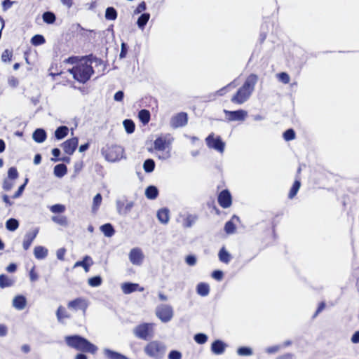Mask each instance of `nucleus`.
I'll use <instances>...</instances> for the list:
<instances>
[{
	"label": "nucleus",
	"instance_id": "49530a36",
	"mask_svg": "<svg viewBox=\"0 0 359 359\" xmlns=\"http://www.w3.org/2000/svg\"><path fill=\"white\" fill-rule=\"evenodd\" d=\"M13 57V52L8 49H6L1 54V60L4 62L11 61Z\"/></svg>",
	"mask_w": 359,
	"mask_h": 359
},
{
	"label": "nucleus",
	"instance_id": "774afa93",
	"mask_svg": "<svg viewBox=\"0 0 359 359\" xmlns=\"http://www.w3.org/2000/svg\"><path fill=\"white\" fill-rule=\"evenodd\" d=\"M52 154L53 155V156L55 157V158H52V161H59L60 159L58 158L60 155V150L57 148H54L53 150H52Z\"/></svg>",
	"mask_w": 359,
	"mask_h": 359
},
{
	"label": "nucleus",
	"instance_id": "13d9d810",
	"mask_svg": "<svg viewBox=\"0 0 359 359\" xmlns=\"http://www.w3.org/2000/svg\"><path fill=\"white\" fill-rule=\"evenodd\" d=\"M29 276V279L32 282H35L38 280L39 276L36 271L35 266H33L32 268L30 269Z\"/></svg>",
	"mask_w": 359,
	"mask_h": 359
},
{
	"label": "nucleus",
	"instance_id": "680f3d73",
	"mask_svg": "<svg viewBox=\"0 0 359 359\" xmlns=\"http://www.w3.org/2000/svg\"><path fill=\"white\" fill-rule=\"evenodd\" d=\"M212 277L217 280H221L223 278V272L219 270L214 271L212 273Z\"/></svg>",
	"mask_w": 359,
	"mask_h": 359
},
{
	"label": "nucleus",
	"instance_id": "58836bf2",
	"mask_svg": "<svg viewBox=\"0 0 359 359\" xmlns=\"http://www.w3.org/2000/svg\"><path fill=\"white\" fill-rule=\"evenodd\" d=\"M105 354L108 359H128L125 355L111 350H106Z\"/></svg>",
	"mask_w": 359,
	"mask_h": 359
},
{
	"label": "nucleus",
	"instance_id": "c03bdc74",
	"mask_svg": "<svg viewBox=\"0 0 359 359\" xmlns=\"http://www.w3.org/2000/svg\"><path fill=\"white\" fill-rule=\"evenodd\" d=\"M19 176L18 170L15 167H11L8 170L7 179L15 180Z\"/></svg>",
	"mask_w": 359,
	"mask_h": 359
},
{
	"label": "nucleus",
	"instance_id": "c85d7f7f",
	"mask_svg": "<svg viewBox=\"0 0 359 359\" xmlns=\"http://www.w3.org/2000/svg\"><path fill=\"white\" fill-rule=\"evenodd\" d=\"M56 316L60 322H63L65 319L70 318L71 316L68 313L66 309L62 306H60L56 311Z\"/></svg>",
	"mask_w": 359,
	"mask_h": 359
},
{
	"label": "nucleus",
	"instance_id": "20e7f679",
	"mask_svg": "<svg viewBox=\"0 0 359 359\" xmlns=\"http://www.w3.org/2000/svg\"><path fill=\"white\" fill-rule=\"evenodd\" d=\"M173 138L170 134L161 135L154 142V150L159 151L158 158L168 159L170 156L171 144Z\"/></svg>",
	"mask_w": 359,
	"mask_h": 359
},
{
	"label": "nucleus",
	"instance_id": "ea45409f",
	"mask_svg": "<svg viewBox=\"0 0 359 359\" xmlns=\"http://www.w3.org/2000/svg\"><path fill=\"white\" fill-rule=\"evenodd\" d=\"M143 168L146 172H151L155 168V162L153 159H147L143 164Z\"/></svg>",
	"mask_w": 359,
	"mask_h": 359
},
{
	"label": "nucleus",
	"instance_id": "a18cd8bd",
	"mask_svg": "<svg viewBox=\"0 0 359 359\" xmlns=\"http://www.w3.org/2000/svg\"><path fill=\"white\" fill-rule=\"evenodd\" d=\"M283 138L286 141H291L295 138V132L293 129L290 128L283 133Z\"/></svg>",
	"mask_w": 359,
	"mask_h": 359
},
{
	"label": "nucleus",
	"instance_id": "ddd939ff",
	"mask_svg": "<svg viewBox=\"0 0 359 359\" xmlns=\"http://www.w3.org/2000/svg\"><path fill=\"white\" fill-rule=\"evenodd\" d=\"M187 113L181 112L172 117L170 124L172 127L177 128L185 126L187 123Z\"/></svg>",
	"mask_w": 359,
	"mask_h": 359
},
{
	"label": "nucleus",
	"instance_id": "cd10ccee",
	"mask_svg": "<svg viewBox=\"0 0 359 359\" xmlns=\"http://www.w3.org/2000/svg\"><path fill=\"white\" fill-rule=\"evenodd\" d=\"M196 292L199 295L205 297L210 292V286L206 283H200L197 285Z\"/></svg>",
	"mask_w": 359,
	"mask_h": 359
},
{
	"label": "nucleus",
	"instance_id": "4468645a",
	"mask_svg": "<svg viewBox=\"0 0 359 359\" xmlns=\"http://www.w3.org/2000/svg\"><path fill=\"white\" fill-rule=\"evenodd\" d=\"M79 140L77 137H72L64 142L62 144V147L64 151L69 154L72 155L75 151L76 149L78 147Z\"/></svg>",
	"mask_w": 359,
	"mask_h": 359
},
{
	"label": "nucleus",
	"instance_id": "338daca9",
	"mask_svg": "<svg viewBox=\"0 0 359 359\" xmlns=\"http://www.w3.org/2000/svg\"><path fill=\"white\" fill-rule=\"evenodd\" d=\"M128 52L127 45L125 43H121V50L119 55L120 58L126 57Z\"/></svg>",
	"mask_w": 359,
	"mask_h": 359
},
{
	"label": "nucleus",
	"instance_id": "052dcab7",
	"mask_svg": "<svg viewBox=\"0 0 359 359\" xmlns=\"http://www.w3.org/2000/svg\"><path fill=\"white\" fill-rule=\"evenodd\" d=\"M168 359H182V354L178 351L172 350L168 354Z\"/></svg>",
	"mask_w": 359,
	"mask_h": 359
},
{
	"label": "nucleus",
	"instance_id": "6e6d98bb",
	"mask_svg": "<svg viewBox=\"0 0 359 359\" xmlns=\"http://www.w3.org/2000/svg\"><path fill=\"white\" fill-rule=\"evenodd\" d=\"M278 79L285 84L289 83L290 79L288 74L286 72H281L278 74Z\"/></svg>",
	"mask_w": 359,
	"mask_h": 359
},
{
	"label": "nucleus",
	"instance_id": "2f4dec72",
	"mask_svg": "<svg viewBox=\"0 0 359 359\" xmlns=\"http://www.w3.org/2000/svg\"><path fill=\"white\" fill-rule=\"evenodd\" d=\"M67 168L63 163L57 164L54 168V174L58 177H62L67 174Z\"/></svg>",
	"mask_w": 359,
	"mask_h": 359
},
{
	"label": "nucleus",
	"instance_id": "8fccbe9b",
	"mask_svg": "<svg viewBox=\"0 0 359 359\" xmlns=\"http://www.w3.org/2000/svg\"><path fill=\"white\" fill-rule=\"evenodd\" d=\"M52 220L62 226L67 225V219L65 216H53Z\"/></svg>",
	"mask_w": 359,
	"mask_h": 359
},
{
	"label": "nucleus",
	"instance_id": "4be33fe9",
	"mask_svg": "<svg viewBox=\"0 0 359 359\" xmlns=\"http://www.w3.org/2000/svg\"><path fill=\"white\" fill-rule=\"evenodd\" d=\"M234 219L239 220V218L238 217L233 215L229 221L226 222L224 225V231L227 234H232L236 231V227L233 222Z\"/></svg>",
	"mask_w": 359,
	"mask_h": 359
},
{
	"label": "nucleus",
	"instance_id": "0e129e2a",
	"mask_svg": "<svg viewBox=\"0 0 359 359\" xmlns=\"http://www.w3.org/2000/svg\"><path fill=\"white\" fill-rule=\"evenodd\" d=\"M325 308V303L324 302H321L317 308L315 313L313 316V318L317 317V316Z\"/></svg>",
	"mask_w": 359,
	"mask_h": 359
},
{
	"label": "nucleus",
	"instance_id": "f03ea898",
	"mask_svg": "<svg viewBox=\"0 0 359 359\" xmlns=\"http://www.w3.org/2000/svg\"><path fill=\"white\" fill-rule=\"evenodd\" d=\"M258 81L256 74H251L245 79L244 83L238 89L231 97V102L236 104H242L245 102L254 91L255 86Z\"/></svg>",
	"mask_w": 359,
	"mask_h": 359
},
{
	"label": "nucleus",
	"instance_id": "f8f14e48",
	"mask_svg": "<svg viewBox=\"0 0 359 359\" xmlns=\"http://www.w3.org/2000/svg\"><path fill=\"white\" fill-rule=\"evenodd\" d=\"M224 112L226 115V118L229 121H244L248 115L247 111L243 109L236 111L224 110Z\"/></svg>",
	"mask_w": 359,
	"mask_h": 359
},
{
	"label": "nucleus",
	"instance_id": "79ce46f5",
	"mask_svg": "<svg viewBox=\"0 0 359 359\" xmlns=\"http://www.w3.org/2000/svg\"><path fill=\"white\" fill-rule=\"evenodd\" d=\"M88 283L91 287H98L102 284V280L100 276H97L90 278Z\"/></svg>",
	"mask_w": 359,
	"mask_h": 359
},
{
	"label": "nucleus",
	"instance_id": "864d4df0",
	"mask_svg": "<svg viewBox=\"0 0 359 359\" xmlns=\"http://www.w3.org/2000/svg\"><path fill=\"white\" fill-rule=\"evenodd\" d=\"M49 71H50V75H51L53 77L55 76H59L62 74V72L58 69L57 64L51 65V66L49 69Z\"/></svg>",
	"mask_w": 359,
	"mask_h": 359
},
{
	"label": "nucleus",
	"instance_id": "72a5a7b5",
	"mask_svg": "<svg viewBox=\"0 0 359 359\" xmlns=\"http://www.w3.org/2000/svg\"><path fill=\"white\" fill-rule=\"evenodd\" d=\"M150 18V14L148 13H142L137 19V25L139 28L144 29Z\"/></svg>",
	"mask_w": 359,
	"mask_h": 359
},
{
	"label": "nucleus",
	"instance_id": "39448f33",
	"mask_svg": "<svg viewBox=\"0 0 359 359\" xmlns=\"http://www.w3.org/2000/svg\"><path fill=\"white\" fill-rule=\"evenodd\" d=\"M166 346L161 341H149L144 348V353L154 359H162L165 354Z\"/></svg>",
	"mask_w": 359,
	"mask_h": 359
},
{
	"label": "nucleus",
	"instance_id": "f3484780",
	"mask_svg": "<svg viewBox=\"0 0 359 359\" xmlns=\"http://www.w3.org/2000/svg\"><path fill=\"white\" fill-rule=\"evenodd\" d=\"M93 264V259L91 258V257H90L88 255H86L83 257L82 260L77 261L74 264V268L81 266L84 269L85 272L87 273L89 271L90 267Z\"/></svg>",
	"mask_w": 359,
	"mask_h": 359
},
{
	"label": "nucleus",
	"instance_id": "1a4fd4ad",
	"mask_svg": "<svg viewBox=\"0 0 359 359\" xmlns=\"http://www.w3.org/2000/svg\"><path fill=\"white\" fill-rule=\"evenodd\" d=\"M157 317L163 323L170 321L173 316V310L170 305L161 304L156 311Z\"/></svg>",
	"mask_w": 359,
	"mask_h": 359
},
{
	"label": "nucleus",
	"instance_id": "f257e3e1",
	"mask_svg": "<svg viewBox=\"0 0 359 359\" xmlns=\"http://www.w3.org/2000/svg\"><path fill=\"white\" fill-rule=\"evenodd\" d=\"M69 72L73 78L79 83H85L94 73L92 61L88 57L81 59Z\"/></svg>",
	"mask_w": 359,
	"mask_h": 359
},
{
	"label": "nucleus",
	"instance_id": "dca6fc26",
	"mask_svg": "<svg viewBox=\"0 0 359 359\" xmlns=\"http://www.w3.org/2000/svg\"><path fill=\"white\" fill-rule=\"evenodd\" d=\"M38 233H39V229H35L33 231H29L25 234V238H24L23 243H22V247L25 250H27L29 248L32 242L36 237Z\"/></svg>",
	"mask_w": 359,
	"mask_h": 359
},
{
	"label": "nucleus",
	"instance_id": "37998d69",
	"mask_svg": "<svg viewBox=\"0 0 359 359\" xmlns=\"http://www.w3.org/2000/svg\"><path fill=\"white\" fill-rule=\"evenodd\" d=\"M45 41L44 37L40 34L34 35L31 39V42L34 46H40L43 44Z\"/></svg>",
	"mask_w": 359,
	"mask_h": 359
},
{
	"label": "nucleus",
	"instance_id": "a878e982",
	"mask_svg": "<svg viewBox=\"0 0 359 359\" xmlns=\"http://www.w3.org/2000/svg\"><path fill=\"white\" fill-rule=\"evenodd\" d=\"M219 259L220 262L224 264H229L231 259V256L229 253V252L225 249L224 247H222L218 253Z\"/></svg>",
	"mask_w": 359,
	"mask_h": 359
},
{
	"label": "nucleus",
	"instance_id": "5701e85b",
	"mask_svg": "<svg viewBox=\"0 0 359 359\" xmlns=\"http://www.w3.org/2000/svg\"><path fill=\"white\" fill-rule=\"evenodd\" d=\"M26 299L22 295L16 296L13 301V306L18 310L23 309L26 306Z\"/></svg>",
	"mask_w": 359,
	"mask_h": 359
},
{
	"label": "nucleus",
	"instance_id": "5fc2aeb1",
	"mask_svg": "<svg viewBox=\"0 0 359 359\" xmlns=\"http://www.w3.org/2000/svg\"><path fill=\"white\" fill-rule=\"evenodd\" d=\"M13 181L14 180L6 178L3 182V185H2L3 189L6 191H10L13 187V184H14Z\"/></svg>",
	"mask_w": 359,
	"mask_h": 359
},
{
	"label": "nucleus",
	"instance_id": "6e6552de",
	"mask_svg": "<svg viewBox=\"0 0 359 359\" xmlns=\"http://www.w3.org/2000/svg\"><path fill=\"white\" fill-rule=\"evenodd\" d=\"M205 143L210 149H213L220 153H223L224 151L225 143L219 136L215 137L213 133L205 138Z\"/></svg>",
	"mask_w": 359,
	"mask_h": 359
},
{
	"label": "nucleus",
	"instance_id": "6ab92c4d",
	"mask_svg": "<svg viewBox=\"0 0 359 359\" xmlns=\"http://www.w3.org/2000/svg\"><path fill=\"white\" fill-rule=\"evenodd\" d=\"M122 290L124 294H130L137 290L143 291L144 288L140 287L137 283H125L122 284L121 286Z\"/></svg>",
	"mask_w": 359,
	"mask_h": 359
},
{
	"label": "nucleus",
	"instance_id": "7ed1b4c3",
	"mask_svg": "<svg viewBox=\"0 0 359 359\" xmlns=\"http://www.w3.org/2000/svg\"><path fill=\"white\" fill-rule=\"evenodd\" d=\"M65 341L69 347L83 353L95 355L98 350V348L95 344L80 335L66 336Z\"/></svg>",
	"mask_w": 359,
	"mask_h": 359
},
{
	"label": "nucleus",
	"instance_id": "a19ab883",
	"mask_svg": "<svg viewBox=\"0 0 359 359\" xmlns=\"http://www.w3.org/2000/svg\"><path fill=\"white\" fill-rule=\"evenodd\" d=\"M42 17L43 21L48 24H53L56 20L55 14L52 12H45Z\"/></svg>",
	"mask_w": 359,
	"mask_h": 359
},
{
	"label": "nucleus",
	"instance_id": "603ef678",
	"mask_svg": "<svg viewBox=\"0 0 359 359\" xmlns=\"http://www.w3.org/2000/svg\"><path fill=\"white\" fill-rule=\"evenodd\" d=\"M237 353L239 355H250L252 354V351L250 348L242 346L238 348Z\"/></svg>",
	"mask_w": 359,
	"mask_h": 359
},
{
	"label": "nucleus",
	"instance_id": "de8ad7c7",
	"mask_svg": "<svg viewBox=\"0 0 359 359\" xmlns=\"http://www.w3.org/2000/svg\"><path fill=\"white\" fill-rule=\"evenodd\" d=\"M194 340L199 344H203L208 341V337L203 333H198L195 334Z\"/></svg>",
	"mask_w": 359,
	"mask_h": 359
},
{
	"label": "nucleus",
	"instance_id": "69168bd1",
	"mask_svg": "<svg viewBox=\"0 0 359 359\" xmlns=\"http://www.w3.org/2000/svg\"><path fill=\"white\" fill-rule=\"evenodd\" d=\"M186 262L189 266H194L196 263V259L194 255H188L186 257Z\"/></svg>",
	"mask_w": 359,
	"mask_h": 359
},
{
	"label": "nucleus",
	"instance_id": "7c9ffc66",
	"mask_svg": "<svg viewBox=\"0 0 359 359\" xmlns=\"http://www.w3.org/2000/svg\"><path fill=\"white\" fill-rule=\"evenodd\" d=\"M68 127L65 126H62L58 127L55 131V137L57 140H62L68 135Z\"/></svg>",
	"mask_w": 359,
	"mask_h": 359
},
{
	"label": "nucleus",
	"instance_id": "bf43d9fd",
	"mask_svg": "<svg viewBox=\"0 0 359 359\" xmlns=\"http://www.w3.org/2000/svg\"><path fill=\"white\" fill-rule=\"evenodd\" d=\"M27 181H28V179H26L25 183L19 187V188L17 190V191L12 196L13 198H17L20 197L22 194V192H23V191L25 189V186L27 184Z\"/></svg>",
	"mask_w": 359,
	"mask_h": 359
},
{
	"label": "nucleus",
	"instance_id": "e2e57ef3",
	"mask_svg": "<svg viewBox=\"0 0 359 359\" xmlns=\"http://www.w3.org/2000/svg\"><path fill=\"white\" fill-rule=\"evenodd\" d=\"M66 253V249L62 248L57 250V258L60 260L63 261L65 259V255Z\"/></svg>",
	"mask_w": 359,
	"mask_h": 359
},
{
	"label": "nucleus",
	"instance_id": "412c9836",
	"mask_svg": "<svg viewBox=\"0 0 359 359\" xmlns=\"http://www.w3.org/2000/svg\"><path fill=\"white\" fill-rule=\"evenodd\" d=\"M32 137L36 142L42 143L46 140L47 135L43 129L38 128L33 133Z\"/></svg>",
	"mask_w": 359,
	"mask_h": 359
},
{
	"label": "nucleus",
	"instance_id": "4c0bfd02",
	"mask_svg": "<svg viewBox=\"0 0 359 359\" xmlns=\"http://www.w3.org/2000/svg\"><path fill=\"white\" fill-rule=\"evenodd\" d=\"M117 12L113 7H108L105 11V18L109 20H114L117 18Z\"/></svg>",
	"mask_w": 359,
	"mask_h": 359
},
{
	"label": "nucleus",
	"instance_id": "393cba45",
	"mask_svg": "<svg viewBox=\"0 0 359 359\" xmlns=\"http://www.w3.org/2000/svg\"><path fill=\"white\" fill-rule=\"evenodd\" d=\"M34 255L37 259H43L48 255V250L43 246H36L34 249Z\"/></svg>",
	"mask_w": 359,
	"mask_h": 359
},
{
	"label": "nucleus",
	"instance_id": "a211bd4d",
	"mask_svg": "<svg viewBox=\"0 0 359 359\" xmlns=\"http://www.w3.org/2000/svg\"><path fill=\"white\" fill-rule=\"evenodd\" d=\"M226 344L221 340H215L211 345V351L215 355L222 354L226 348Z\"/></svg>",
	"mask_w": 359,
	"mask_h": 359
},
{
	"label": "nucleus",
	"instance_id": "3c124183",
	"mask_svg": "<svg viewBox=\"0 0 359 359\" xmlns=\"http://www.w3.org/2000/svg\"><path fill=\"white\" fill-rule=\"evenodd\" d=\"M50 209L53 213H62L65 211V206L62 204H55Z\"/></svg>",
	"mask_w": 359,
	"mask_h": 359
},
{
	"label": "nucleus",
	"instance_id": "f704fd0d",
	"mask_svg": "<svg viewBox=\"0 0 359 359\" xmlns=\"http://www.w3.org/2000/svg\"><path fill=\"white\" fill-rule=\"evenodd\" d=\"M301 187V182L299 180H296L292 187L290 189L289 194H288V198L292 199L297 194L298 191L299 190Z\"/></svg>",
	"mask_w": 359,
	"mask_h": 359
},
{
	"label": "nucleus",
	"instance_id": "e433bc0d",
	"mask_svg": "<svg viewBox=\"0 0 359 359\" xmlns=\"http://www.w3.org/2000/svg\"><path fill=\"white\" fill-rule=\"evenodd\" d=\"M19 226V222L16 219L11 218L6 222V227L8 231H14Z\"/></svg>",
	"mask_w": 359,
	"mask_h": 359
},
{
	"label": "nucleus",
	"instance_id": "09e8293b",
	"mask_svg": "<svg viewBox=\"0 0 359 359\" xmlns=\"http://www.w3.org/2000/svg\"><path fill=\"white\" fill-rule=\"evenodd\" d=\"M102 197L100 194H97L93 198V209L97 210L102 203Z\"/></svg>",
	"mask_w": 359,
	"mask_h": 359
},
{
	"label": "nucleus",
	"instance_id": "9b49d317",
	"mask_svg": "<svg viewBox=\"0 0 359 359\" xmlns=\"http://www.w3.org/2000/svg\"><path fill=\"white\" fill-rule=\"evenodd\" d=\"M217 202L222 208H228L232 205V196L228 189H224L217 196Z\"/></svg>",
	"mask_w": 359,
	"mask_h": 359
},
{
	"label": "nucleus",
	"instance_id": "bb28decb",
	"mask_svg": "<svg viewBox=\"0 0 359 359\" xmlns=\"http://www.w3.org/2000/svg\"><path fill=\"white\" fill-rule=\"evenodd\" d=\"M145 196L148 199H156L158 196V190L155 186H149L145 190Z\"/></svg>",
	"mask_w": 359,
	"mask_h": 359
},
{
	"label": "nucleus",
	"instance_id": "b1692460",
	"mask_svg": "<svg viewBox=\"0 0 359 359\" xmlns=\"http://www.w3.org/2000/svg\"><path fill=\"white\" fill-rule=\"evenodd\" d=\"M138 118L143 125L148 124L151 119L150 111L147 109H141L138 113Z\"/></svg>",
	"mask_w": 359,
	"mask_h": 359
},
{
	"label": "nucleus",
	"instance_id": "473e14b6",
	"mask_svg": "<svg viewBox=\"0 0 359 359\" xmlns=\"http://www.w3.org/2000/svg\"><path fill=\"white\" fill-rule=\"evenodd\" d=\"M14 284V280L11 278H8L5 274L0 275V287L5 288L13 286Z\"/></svg>",
	"mask_w": 359,
	"mask_h": 359
},
{
	"label": "nucleus",
	"instance_id": "4d7b16f0",
	"mask_svg": "<svg viewBox=\"0 0 359 359\" xmlns=\"http://www.w3.org/2000/svg\"><path fill=\"white\" fill-rule=\"evenodd\" d=\"M147 9V4L145 1L140 2L135 9L134 10V14H139L144 11H145Z\"/></svg>",
	"mask_w": 359,
	"mask_h": 359
},
{
	"label": "nucleus",
	"instance_id": "0eeeda50",
	"mask_svg": "<svg viewBox=\"0 0 359 359\" xmlns=\"http://www.w3.org/2000/svg\"><path fill=\"white\" fill-rule=\"evenodd\" d=\"M134 334L139 339L149 340L154 336V324L147 323L140 324L134 329Z\"/></svg>",
	"mask_w": 359,
	"mask_h": 359
},
{
	"label": "nucleus",
	"instance_id": "aec40b11",
	"mask_svg": "<svg viewBox=\"0 0 359 359\" xmlns=\"http://www.w3.org/2000/svg\"><path fill=\"white\" fill-rule=\"evenodd\" d=\"M157 218L160 222L166 224L170 219V212L166 208H161L157 212Z\"/></svg>",
	"mask_w": 359,
	"mask_h": 359
},
{
	"label": "nucleus",
	"instance_id": "423d86ee",
	"mask_svg": "<svg viewBox=\"0 0 359 359\" xmlns=\"http://www.w3.org/2000/svg\"><path fill=\"white\" fill-rule=\"evenodd\" d=\"M101 153L107 161L114 162L122 158L123 149L116 144H107L102 148Z\"/></svg>",
	"mask_w": 359,
	"mask_h": 359
},
{
	"label": "nucleus",
	"instance_id": "2eb2a0df",
	"mask_svg": "<svg viewBox=\"0 0 359 359\" xmlns=\"http://www.w3.org/2000/svg\"><path fill=\"white\" fill-rule=\"evenodd\" d=\"M130 262L135 265H140L144 259V255L140 248H133L129 254Z\"/></svg>",
	"mask_w": 359,
	"mask_h": 359
},
{
	"label": "nucleus",
	"instance_id": "9d476101",
	"mask_svg": "<svg viewBox=\"0 0 359 359\" xmlns=\"http://www.w3.org/2000/svg\"><path fill=\"white\" fill-rule=\"evenodd\" d=\"M67 307L69 309L74 311L81 310L85 314L88 308V303L83 298L78 297L69 302Z\"/></svg>",
	"mask_w": 359,
	"mask_h": 359
},
{
	"label": "nucleus",
	"instance_id": "c9c22d12",
	"mask_svg": "<svg viewBox=\"0 0 359 359\" xmlns=\"http://www.w3.org/2000/svg\"><path fill=\"white\" fill-rule=\"evenodd\" d=\"M123 124L127 133L131 134L135 131V125L133 120L126 119L123 121Z\"/></svg>",
	"mask_w": 359,
	"mask_h": 359
},
{
	"label": "nucleus",
	"instance_id": "c756f323",
	"mask_svg": "<svg viewBox=\"0 0 359 359\" xmlns=\"http://www.w3.org/2000/svg\"><path fill=\"white\" fill-rule=\"evenodd\" d=\"M100 231L107 237H111L115 233V230L110 223H107L100 226Z\"/></svg>",
	"mask_w": 359,
	"mask_h": 359
}]
</instances>
